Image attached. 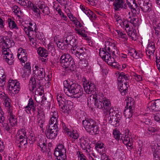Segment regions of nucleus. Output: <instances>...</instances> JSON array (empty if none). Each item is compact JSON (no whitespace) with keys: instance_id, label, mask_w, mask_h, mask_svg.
<instances>
[{"instance_id":"nucleus-1","label":"nucleus","mask_w":160,"mask_h":160,"mask_svg":"<svg viewBox=\"0 0 160 160\" xmlns=\"http://www.w3.org/2000/svg\"><path fill=\"white\" fill-rule=\"evenodd\" d=\"M64 91L67 95L69 97L73 96L77 98H80L82 95L83 91L80 85L74 83L68 79L63 82Z\"/></svg>"},{"instance_id":"nucleus-2","label":"nucleus","mask_w":160,"mask_h":160,"mask_svg":"<svg viewBox=\"0 0 160 160\" xmlns=\"http://www.w3.org/2000/svg\"><path fill=\"white\" fill-rule=\"evenodd\" d=\"M60 61L62 65L67 69V70L72 72L76 68V65L74 61L69 54L62 55L60 58Z\"/></svg>"},{"instance_id":"nucleus-3","label":"nucleus","mask_w":160,"mask_h":160,"mask_svg":"<svg viewBox=\"0 0 160 160\" xmlns=\"http://www.w3.org/2000/svg\"><path fill=\"white\" fill-rule=\"evenodd\" d=\"M94 105L99 109H102L105 113V115L108 114V112L111 108V103L109 100L106 98H102L99 99L94 98Z\"/></svg>"},{"instance_id":"nucleus-4","label":"nucleus","mask_w":160,"mask_h":160,"mask_svg":"<svg viewBox=\"0 0 160 160\" xmlns=\"http://www.w3.org/2000/svg\"><path fill=\"white\" fill-rule=\"evenodd\" d=\"M82 124L87 132L90 134L95 135L98 133V126L93 120L91 119L83 120Z\"/></svg>"},{"instance_id":"nucleus-5","label":"nucleus","mask_w":160,"mask_h":160,"mask_svg":"<svg viewBox=\"0 0 160 160\" xmlns=\"http://www.w3.org/2000/svg\"><path fill=\"white\" fill-rule=\"evenodd\" d=\"M66 149L62 144H59L54 150V155L57 160H67Z\"/></svg>"},{"instance_id":"nucleus-6","label":"nucleus","mask_w":160,"mask_h":160,"mask_svg":"<svg viewBox=\"0 0 160 160\" xmlns=\"http://www.w3.org/2000/svg\"><path fill=\"white\" fill-rule=\"evenodd\" d=\"M113 134L114 137L116 139L119 140L121 139L124 144L128 148V147L130 148L132 145V140L130 136H128L127 135H125V137H121V138H120V132L116 129L113 130Z\"/></svg>"},{"instance_id":"nucleus-7","label":"nucleus","mask_w":160,"mask_h":160,"mask_svg":"<svg viewBox=\"0 0 160 160\" xmlns=\"http://www.w3.org/2000/svg\"><path fill=\"white\" fill-rule=\"evenodd\" d=\"M125 109L124 111V115L126 118L132 117L134 109V103L133 99L130 97L128 99Z\"/></svg>"},{"instance_id":"nucleus-8","label":"nucleus","mask_w":160,"mask_h":160,"mask_svg":"<svg viewBox=\"0 0 160 160\" xmlns=\"http://www.w3.org/2000/svg\"><path fill=\"white\" fill-rule=\"evenodd\" d=\"M28 85L30 91H32L34 90V88H37L36 91H35V94H36L37 93V91H38V89H39L41 90L38 93L39 95L40 96L42 95L43 92L42 90V86L38 84H37L36 79L32 77L31 78L29 81Z\"/></svg>"},{"instance_id":"nucleus-9","label":"nucleus","mask_w":160,"mask_h":160,"mask_svg":"<svg viewBox=\"0 0 160 160\" xmlns=\"http://www.w3.org/2000/svg\"><path fill=\"white\" fill-rule=\"evenodd\" d=\"M58 126H49L45 131V134L49 139H52L55 138L58 134Z\"/></svg>"},{"instance_id":"nucleus-10","label":"nucleus","mask_w":160,"mask_h":160,"mask_svg":"<svg viewBox=\"0 0 160 160\" xmlns=\"http://www.w3.org/2000/svg\"><path fill=\"white\" fill-rule=\"evenodd\" d=\"M35 69L34 70V76L37 77L39 80H42L45 77L44 69L42 68H40L37 65L35 66Z\"/></svg>"},{"instance_id":"nucleus-11","label":"nucleus","mask_w":160,"mask_h":160,"mask_svg":"<svg viewBox=\"0 0 160 160\" xmlns=\"http://www.w3.org/2000/svg\"><path fill=\"white\" fill-rule=\"evenodd\" d=\"M75 49H76V51L75 53L77 57L82 58L87 56V54L86 52V50L85 48L83 47L80 48L78 46L76 47Z\"/></svg>"},{"instance_id":"nucleus-12","label":"nucleus","mask_w":160,"mask_h":160,"mask_svg":"<svg viewBox=\"0 0 160 160\" xmlns=\"http://www.w3.org/2000/svg\"><path fill=\"white\" fill-rule=\"evenodd\" d=\"M28 54L26 50L20 48L18 50V58L22 62L25 63L27 60Z\"/></svg>"},{"instance_id":"nucleus-13","label":"nucleus","mask_w":160,"mask_h":160,"mask_svg":"<svg viewBox=\"0 0 160 160\" xmlns=\"http://www.w3.org/2000/svg\"><path fill=\"white\" fill-rule=\"evenodd\" d=\"M155 49L154 43L152 42H149L147 47V49L146 50V52L149 58L151 55H153Z\"/></svg>"},{"instance_id":"nucleus-14","label":"nucleus","mask_w":160,"mask_h":160,"mask_svg":"<svg viewBox=\"0 0 160 160\" xmlns=\"http://www.w3.org/2000/svg\"><path fill=\"white\" fill-rule=\"evenodd\" d=\"M3 44L2 47V51H3L4 48L6 49H9V48L14 46V43L13 41L10 38H6L3 40Z\"/></svg>"},{"instance_id":"nucleus-15","label":"nucleus","mask_w":160,"mask_h":160,"mask_svg":"<svg viewBox=\"0 0 160 160\" xmlns=\"http://www.w3.org/2000/svg\"><path fill=\"white\" fill-rule=\"evenodd\" d=\"M119 75L118 78V82L123 83L127 82V81L130 79V77L127 74H125L123 72H118Z\"/></svg>"},{"instance_id":"nucleus-16","label":"nucleus","mask_w":160,"mask_h":160,"mask_svg":"<svg viewBox=\"0 0 160 160\" xmlns=\"http://www.w3.org/2000/svg\"><path fill=\"white\" fill-rule=\"evenodd\" d=\"M62 95L61 94H58L57 95V100L58 103L60 108L62 110V109L65 105L66 102L68 101L65 98L62 97Z\"/></svg>"},{"instance_id":"nucleus-17","label":"nucleus","mask_w":160,"mask_h":160,"mask_svg":"<svg viewBox=\"0 0 160 160\" xmlns=\"http://www.w3.org/2000/svg\"><path fill=\"white\" fill-rule=\"evenodd\" d=\"M127 83V82H124V83L118 82V83L119 90L122 95L125 94L127 92L128 85Z\"/></svg>"},{"instance_id":"nucleus-18","label":"nucleus","mask_w":160,"mask_h":160,"mask_svg":"<svg viewBox=\"0 0 160 160\" xmlns=\"http://www.w3.org/2000/svg\"><path fill=\"white\" fill-rule=\"evenodd\" d=\"M86 85L87 84L86 83L85 85ZM84 90L88 94H91L96 90V86L93 83H91L89 84L84 87Z\"/></svg>"},{"instance_id":"nucleus-19","label":"nucleus","mask_w":160,"mask_h":160,"mask_svg":"<svg viewBox=\"0 0 160 160\" xmlns=\"http://www.w3.org/2000/svg\"><path fill=\"white\" fill-rule=\"evenodd\" d=\"M151 3L149 2L148 0H145L143 2V6H140L141 8L145 12H149L151 11Z\"/></svg>"},{"instance_id":"nucleus-20","label":"nucleus","mask_w":160,"mask_h":160,"mask_svg":"<svg viewBox=\"0 0 160 160\" xmlns=\"http://www.w3.org/2000/svg\"><path fill=\"white\" fill-rule=\"evenodd\" d=\"M46 142V140L43 138H40L38 142V146L40 147L41 149V151L43 152L46 151L47 146Z\"/></svg>"},{"instance_id":"nucleus-21","label":"nucleus","mask_w":160,"mask_h":160,"mask_svg":"<svg viewBox=\"0 0 160 160\" xmlns=\"http://www.w3.org/2000/svg\"><path fill=\"white\" fill-rule=\"evenodd\" d=\"M124 3V0H115L113 4L114 9L115 10L119 11L123 8Z\"/></svg>"},{"instance_id":"nucleus-22","label":"nucleus","mask_w":160,"mask_h":160,"mask_svg":"<svg viewBox=\"0 0 160 160\" xmlns=\"http://www.w3.org/2000/svg\"><path fill=\"white\" fill-rule=\"evenodd\" d=\"M73 103L71 101H68L67 102L65 105L62 109V111L65 112L69 113V112L73 108Z\"/></svg>"},{"instance_id":"nucleus-23","label":"nucleus","mask_w":160,"mask_h":160,"mask_svg":"<svg viewBox=\"0 0 160 160\" xmlns=\"http://www.w3.org/2000/svg\"><path fill=\"white\" fill-rule=\"evenodd\" d=\"M27 6H25L30 8L32 9L35 13H36L38 17L40 16V10L36 6L32 3L31 1L28 0V2L27 3Z\"/></svg>"},{"instance_id":"nucleus-24","label":"nucleus","mask_w":160,"mask_h":160,"mask_svg":"<svg viewBox=\"0 0 160 160\" xmlns=\"http://www.w3.org/2000/svg\"><path fill=\"white\" fill-rule=\"evenodd\" d=\"M106 56V58L105 59V61L107 62V63L112 66L115 67L117 65L116 61H115L114 58L113 57H111L110 53L108 54Z\"/></svg>"},{"instance_id":"nucleus-25","label":"nucleus","mask_w":160,"mask_h":160,"mask_svg":"<svg viewBox=\"0 0 160 160\" xmlns=\"http://www.w3.org/2000/svg\"><path fill=\"white\" fill-rule=\"evenodd\" d=\"M2 53L4 55L3 57L5 60L12 58H14L12 53L9 49L7 50L4 48L3 51H2Z\"/></svg>"},{"instance_id":"nucleus-26","label":"nucleus","mask_w":160,"mask_h":160,"mask_svg":"<svg viewBox=\"0 0 160 160\" xmlns=\"http://www.w3.org/2000/svg\"><path fill=\"white\" fill-rule=\"evenodd\" d=\"M37 52L41 57L46 58L48 56V52L44 48L39 47L37 50Z\"/></svg>"},{"instance_id":"nucleus-27","label":"nucleus","mask_w":160,"mask_h":160,"mask_svg":"<svg viewBox=\"0 0 160 160\" xmlns=\"http://www.w3.org/2000/svg\"><path fill=\"white\" fill-rule=\"evenodd\" d=\"M114 47V45L112 44V43L109 42H106L105 44V47L104 48L106 52H108L109 53L111 54V48Z\"/></svg>"},{"instance_id":"nucleus-28","label":"nucleus","mask_w":160,"mask_h":160,"mask_svg":"<svg viewBox=\"0 0 160 160\" xmlns=\"http://www.w3.org/2000/svg\"><path fill=\"white\" fill-rule=\"evenodd\" d=\"M19 133L18 136L19 137V139H27V138L26 136L27 132L26 130L23 128L21 129L19 131Z\"/></svg>"},{"instance_id":"nucleus-29","label":"nucleus","mask_w":160,"mask_h":160,"mask_svg":"<svg viewBox=\"0 0 160 160\" xmlns=\"http://www.w3.org/2000/svg\"><path fill=\"white\" fill-rule=\"evenodd\" d=\"M109 53L108 52H106L104 48H101L99 49V54L100 56L103 59L105 60V59L106 58V56Z\"/></svg>"},{"instance_id":"nucleus-30","label":"nucleus","mask_w":160,"mask_h":160,"mask_svg":"<svg viewBox=\"0 0 160 160\" xmlns=\"http://www.w3.org/2000/svg\"><path fill=\"white\" fill-rule=\"evenodd\" d=\"M127 32L128 35L130 37H131V38L133 40H136L137 38V33H136L133 30L132 28H131V29L130 30L127 31Z\"/></svg>"},{"instance_id":"nucleus-31","label":"nucleus","mask_w":160,"mask_h":160,"mask_svg":"<svg viewBox=\"0 0 160 160\" xmlns=\"http://www.w3.org/2000/svg\"><path fill=\"white\" fill-rule=\"evenodd\" d=\"M20 89V83L19 82L17 83V84L11 89L9 90L12 93L14 94L18 93Z\"/></svg>"},{"instance_id":"nucleus-32","label":"nucleus","mask_w":160,"mask_h":160,"mask_svg":"<svg viewBox=\"0 0 160 160\" xmlns=\"http://www.w3.org/2000/svg\"><path fill=\"white\" fill-rule=\"evenodd\" d=\"M58 118L52 117L49 121V126H58Z\"/></svg>"},{"instance_id":"nucleus-33","label":"nucleus","mask_w":160,"mask_h":160,"mask_svg":"<svg viewBox=\"0 0 160 160\" xmlns=\"http://www.w3.org/2000/svg\"><path fill=\"white\" fill-rule=\"evenodd\" d=\"M27 106L29 107V108H32L33 112H34L36 110V105H34L33 101L32 98L29 99V102Z\"/></svg>"},{"instance_id":"nucleus-34","label":"nucleus","mask_w":160,"mask_h":160,"mask_svg":"<svg viewBox=\"0 0 160 160\" xmlns=\"http://www.w3.org/2000/svg\"><path fill=\"white\" fill-rule=\"evenodd\" d=\"M12 10L16 13L18 17H20L22 12L20 10V8L17 6L15 5L12 7Z\"/></svg>"},{"instance_id":"nucleus-35","label":"nucleus","mask_w":160,"mask_h":160,"mask_svg":"<svg viewBox=\"0 0 160 160\" xmlns=\"http://www.w3.org/2000/svg\"><path fill=\"white\" fill-rule=\"evenodd\" d=\"M155 103H156V100L154 102H150L147 105V107L149 108V110H155L156 111V105Z\"/></svg>"},{"instance_id":"nucleus-36","label":"nucleus","mask_w":160,"mask_h":160,"mask_svg":"<svg viewBox=\"0 0 160 160\" xmlns=\"http://www.w3.org/2000/svg\"><path fill=\"white\" fill-rule=\"evenodd\" d=\"M8 22L9 27L10 28H18L17 24L15 22L12 21L11 19H8Z\"/></svg>"},{"instance_id":"nucleus-37","label":"nucleus","mask_w":160,"mask_h":160,"mask_svg":"<svg viewBox=\"0 0 160 160\" xmlns=\"http://www.w3.org/2000/svg\"><path fill=\"white\" fill-rule=\"evenodd\" d=\"M9 83L8 84V89L9 90L17 84V83H18L17 80H10L9 81Z\"/></svg>"},{"instance_id":"nucleus-38","label":"nucleus","mask_w":160,"mask_h":160,"mask_svg":"<svg viewBox=\"0 0 160 160\" xmlns=\"http://www.w3.org/2000/svg\"><path fill=\"white\" fill-rule=\"evenodd\" d=\"M39 119L38 122L39 126L41 128H42L43 125L45 122V117H42L41 118H38Z\"/></svg>"},{"instance_id":"nucleus-39","label":"nucleus","mask_w":160,"mask_h":160,"mask_svg":"<svg viewBox=\"0 0 160 160\" xmlns=\"http://www.w3.org/2000/svg\"><path fill=\"white\" fill-rule=\"evenodd\" d=\"M152 151L153 152V153H156L155 152H157V151H159L160 150V147L158 144H155L153 145H152Z\"/></svg>"},{"instance_id":"nucleus-40","label":"nucleus","mask_w":160,"mask_h":160,"mask_svg":"<svg viewBox=\"0 0 160 160\" xmlns=\"http://www.w3.org/2000/svg\"><path fill=\"white\" fill-rule=\"evenodd\" d=\"M116 31L119 37L123 38L124 39V40H127V39L126 34L123 33L122 32L119 30H116Z\"/></svg>"},{"instance_id":"nucleus-41","label":"nucleus","mask_w":160,"mask_h":160,"mask_svg":"<svg viewBox=\"0 0 160 160\" xmlns=\"http://www.w3.org/2000/svg\"><path fill=\"white\" fill-rule=\"evenodd\" d=\"M140 9L138 7H136V8H132L131 9V12L133 14V16H135L137 14H138L139 13Z\"/></svg>"},{"instance_id":"nucleus-42","label":"nucleus","mask_w":160,"mask_h":160,"mask_svg":"<svg viewBox=\"0 0 160 160\" xmlns=\"http://www.w3.org/2000/svg\"><path fill=\"white\" fill-rule=\"evenodd\" d=\"M82 59L79 62V64L83 68L88 66V63L87 61L84 59V58Z\"/></svg>"},{"instance_id":"nucleus-43","label":"nucleus","mask_w":160,"mask_h":160,"mask_svg":"<svg viewBox=\"0 0 160 160\" xmlns=\"http://www.w3.org/2000/svg\"><path fill=\"white\" fill-rule=\"evenodd\" d=\"M119 121L117 120L115 117H114V119L112 121H110V123L112 125L115 127H117L119 125Z\"/></svg>"},{"instance_id":"nucleus-44","label":"nucleus","mask_w":160,"mask_h":160,"mask_svg":"<svg viewBox=\"0 0 160 160\" xmlns=\"http://www.w3.org/2000/svg\"><path fill=\"white\" fill-rule=\"evenodd\" d=\"M73 38L74 37L72 35H67L66 37L64 38V40L66 43H69Z\"/></svg>"},{"instance_id":"nucleus-45","label":"nucleus","mask_w":160,"mask_h":160,"mask_svg":"<svg viewBox=\"0 0 160 160\" xmlns=\"http://www.w3.org/2000/svg\"><path fill=\"white\" fill-rule=\"evenodd\" d=\"M54 108L53 109H52V111L50 113L52 117L56 118H58V112L56 110H55Z\"/></svg>"},{"instance_id":"nucleus-46","label":"nucleus","mask_w":160,"mask_h":160,"mask_svg":"<svg viewBox=\"0 0 160 160\" xmlns=\"http://www.w3.org/2000/svg\"><path fill=\"white\" fill-rule=\"evenodd\" d=\"M6 76L3 74L2 76V78H0V86L1 87H3L5 83Z\"/></svg>"},{"instance_id":"nucleus-47","label":"nucleus","mask_w":160,"mask_h":160,"mask_svg":"<svg viewBox=\"0 0 160 160\" xmlns=\"http://www.w3.org/2000/svg\"><path fill=\"white\" fill-rule=\"evenodd\" d=\"M69 44L72 46H75L76 47L78 46V41L75 38V37H74L71 40Z\"/></svg>"},{"instance_id":"nucleus-48","label":"nucleus","mask_w":160,"mask_h":160,"mask_svg":"<svg viewBox=\"0 0 160 160\" xmlns=\"http://www.w3.org/2000/svg\"><path fill=\"white\" fill-rule=\"evenodd\" d=\"M118 111H115L113 110V108H112L111 107L109 110V111L108 112V113L109 112V116L112 117H114L115 116L116 114Z\"/></svg>"},{"instance_id":"nucleus-49","label":"nucleus","mask_w":160,"mask_h":160,"mask_svg":"<svg viewBox=\"0 0 160 160\" xmlns=\"http://www.w3.org/2000/svg\"><path fill=\"white\" fill-rule=\"evenodd\" d=\"M9 114L10 115V117L9 118V121L11 125L12 123L14 124L16 123L17 120H16L15 118H14V117L12 115V112H10Z\"/></svg>"},{"instance_id":"nucleus-50","label":"nucleus","mask_w":160,"mask_h":160,"mask_svg":"<svg viewBox=\"0 0 160 160\" xmlns=\"http://www.w3.org/2000/svg\"><path fill=\"white\" fill-rule=\"evenodd\" d=\"M37 30L35 28V27L34 29V31L36 32V37L38 39L40 40H42L43 37L42 35L40 33V32H37Z\"/></svg>"},{"instance_id":"nucleus-51","label":"nucleus","mask_w":160,"mask_h":160,"mask_svg":"<svg viewBox=\"0 0 160 160\" xmlns=\"http://www.w3.org/2000/svg\"><path fill=\"white\" fill-rule=\"evenodd\" d=\"M88 17L92 19H94L96 18V15L94 13H93L91 11H89V12L87 15Z\"/></svg>"},{"instance_id":"nucleus-52","label":"nucleus","mask_w":160,"mask_h":160,"mask_svg":"<svg viewBox=\"0 0 160 160\" xmlns=\"http://www.w3.org/2000/svg\"><path fill=\"white\" fill-rule=\"evenodd\" d=\"M27 138L26 139H20L19 140V143L20 144L18 146L19 147H22L23 145H25L26 144L27 142Z\"/></svg>"},{"instance_id":"nucleus-53","label":"nucleus","mask_w":160,"mask_h":160,"mask_svg":"<svg viewBox=\"0 0 160 160\" xmlns=\"http://www.w3.org/2000/svg\"><path fill=\"white\" fill-rule=\"evenodd\" d=\"M153 153L154 160H160V150Z\"/></svg>"},{"instance_id":"nucleus-54","label":"nucleus","mask_w":160,"mask_h":160,"mask_svg":"<svg viewBox=\"0 0 160 160\" xmlns=\"http://www.w3.org/2000/svg\"><path fill=\"white\" fill-rule=\"evenodd\" d=\"M64 44L63 42H61L59 41L57 42L58 47L62 50L65 49Z\"/></svg>"},{"instance_id":"nucleus-55","label":"nucleus","mask_w":160,"mask_h":160,"mask_svg":"<svg viewBox=\"0 0 160 160\" xmlns=\"http://www.w3.org/2000/svg\"><path fill=\"white\" fill-rule=\"evenodd\" d=\"M45 117L44 112L43 111L40 109L38 108V114L37 117L38 118H41L42 117Z\"/></svg>"},{"instance_id":"nucleus-56","label":"nucleus","mask_w":160,"mask_h":160,"mask_svg":"<svg viewBox=\"0 0 160 160\" xmlns=\"http://www.w3.org/2000/svg\"><path fill=\"white\" fill-rule=\"evenodd\" d=\"M42 12L45 15H48L50 12L49 8L45 6H44L43 9L42 10Z\"/></svg>"},{"instance_id":"nucleus-57","label":"nucleus","mask_w":160,"mask_h":160,"mask_svg":"<svg viewBox=\"0 0 160 160\" xmlns=\"http://www.w3.org/2000/svg\"><path fill=\"white\" fill-rule=\"evenodd\" d=\"M80 8L87 15L88 12H89V11H90V10L87 8L86 9L85 6L82 5L80 6Z\"/></svg>"},{"instance_id":"nucleus-58","label":"nucleus","mask_w":160,"mask_h":160,"mask_svg":"<svg viewBox=\"0 0 160 160\" xmlns=\"http://www.w3.org/2000/svg\"><path fill=\"white\" fill-rule=\"evenodd\" d=\"M77 154L78 155V157L80 158V160H87L86 157L80 152L78 151Z\"/></svg>"},{"instance_id":"nucleus-59","label":"nucleus","mask_w":160,"mask_h":160,"mask_svg":"<svg viewBox=\"0 0 160 160\" xmlns=\"http://www.w3.org/2000/svg\"><path fill=\"white\" fill-rule=\"evenodd\" d=\"M103 144L102 142H98L95 145V148L97 150H98L99 149L102 148L103 147Z\"/></svg>"},{"instance_id":"nucleus-60","label":"nucleus","mask_w":160,"mask_h":160,"mask_svg":"<svg viewBox=\"0 0 160 160\" xmlns=\"http://www.w3.org/2000/svg\"><path fill=\"white\" fill-rule=\"evenodd\" d=\"M156 111H160V99L156 100Z\"/></svg>"},{"instance_id":"nucleus-61","label":"nucleus","mask_w":160,"mask_h":160,"mask_svg":"<svg viewBox=\"0 0 160 160\" xmlns=\"http://www.w3.org/2000/svg\"><path fill=\"white\" fill-rule=\"evenodd\" d=\"M128 55L131 56L133 58L136 52L135 49L133 48H131L128 51Z\"/></svg>"},{"instance_id":"nucleus-62","label":"nucleus","mask_w":160,"mask_h":160,"mask_svg":"<svg viewBox=\"0 0 160 160\" xmlns=\"http://www.w3.org/2000/svg\"><path fill=\"white\" fill-rule=\"evenodd\" d=\"M18 3L21 5L27 6V3L28 2V0H18Z\"/></svg>"},{"instance_id":"nucleus-63","label":"nucleus","mask_w":160,"mask_h":160,"mask_svg":"<svg viewBox=\"0 0 160 160\" xmlns=\"http://www.w3.org/2000/svg\"><path fill=\"white\" fill-rule=\"evenodd\" d=\"M130 22L134 26H136L138 24V20H136V19L134 18L133 17L132 18Z\"/></svg>"},{"instance_id":"nucleus-64","label":"nucleus","mask_w":160,"mask_h":160,"mask_svg":"<svg viewBox=\"0 0 160 160\" xmlns=\"http://www.w3.org/2000/svg\"><path fill=\"white\" fill-rule=\"evenodd\" d=\"M142 54L141 53V54L138 53L136 51L135 52V53H134V55L133 58H134L135 59H137L139 58H141L142 57Z\"/></svg>"}]
</instances>
